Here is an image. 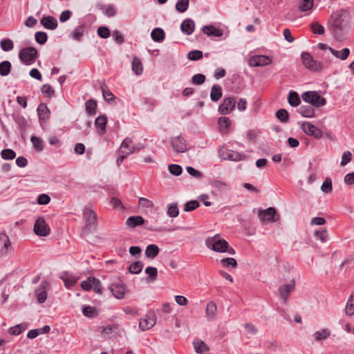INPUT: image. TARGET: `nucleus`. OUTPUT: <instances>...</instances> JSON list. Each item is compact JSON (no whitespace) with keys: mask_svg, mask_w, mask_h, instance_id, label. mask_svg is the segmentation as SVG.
Masks as SVG:
<instances>
[{"mask_svg":"<svg viewBox=\"0 0 354 354\" xmlns=\"http://www.w3.org/2000/svg\"><path fill=\"white\" fill-rule=\"evenodd\" d=\"M159 251L160 250L158 245L150 244L147 246L145 254L146 257L153 259L158 256Z\"/></svg>","mask_w":354,"mask_h":354,"instance_id":"nucleus-27","label":"nucleus"},{"mask_svg":"<svg viewBox=\"0 0 354 354\" xmlns=\"http://www.w3.org/2000/svg\"><path fill=\"white\" fill-rule=\"evenodd\" d=\"M171 145L177 153H184L187 150L186 140L181 136L172 138Z\"/></svg>","mask_w":354,"mask_h":354,"instance_id":"nucleus-10","label":"nucleus"},{"mask_svg":"<svg viewBox=\"0 0 354 354\" xmlns=\"http://www.w3.org/2000/svg\"><path fill=\"white\" fill-rule=\"evenodd\" d=\"M258 216L263 223H274L280 219V215L277 213L276 209L272 207L266 209H260Z\"/></svg>","mask_w":354,"mask_h":354,"instance_id":"nucleus-4","label":"nucleus"},{"mask_svg":"<svg viewBox=\"0 0 354 354\" xmlns=\"http://www.w3.org/2000/svg\"><path fill=\"white\" fill-rule=\"evenodd\" d=\"M145 219L140 216H132L127 218V225L130 227H136L145 223Z\"/></svg>","mask_w":354,"mask_h":354,"instance_id":"nucleus-23","label":"nucleus"},{"mask_svg":"<svg viewBox=\"0 0 354 354\" xmlns=\"http://www.w3.org/2000/svg\"><path fill=\"white\" fill-rule=\"evenodd\" d=\"M151 36L153 41L160 42L165 39V34L162 28H156L152 30Z\"/></svg>","mask_w":354,"mask_h":354,"instance_id":"nucleus-28","label":"nucleus"},{"mask_svg":"<svg viewBox=\"0 0 354 354\" xmlns=\"http://www.w3.org/2000/svg\"><path fill=\"white\" fill-rule=\"evenodd\" d=\"M321 189L323 192L328 194L330 193L333 189L332 180L329 177H326L321 186Z\"/></svg>","mask_w":354,"mask_h":354,"instance_id":"nucleus-41","label":"nucleus"},{"mask_svg":"<svg viewBox=\"0 0 354 354\" xmlns=\"http://www.w3.org/2000/svg\"><path fill=\"white\" fill-rule=\"evenodd\" d=\"M31 142L34 147L38 150L41 151L43 149L42 141L37 136H32L30 138Z\"/></svg>","mask_w":354,"mask_h":354,"instance_id":"nucleus-59","label":"nucleus"},{"mask_svg":"<svg viewBox=\"0 0 354 354\" xmlns=\"http://www.w3.org/2000/svg\"><path fill=\"white\" fill-rule=\"evenodd\" d=\"M217 307L216 304L214 301H209L207 303L205 313L207 317L210 319H213L216 313Z\"/></svg>","mask_w":354,"mask_h":354,"instance_id":"nucleus-33","label":"nucleus"},{"mask_svg":"<svg viewBox=\"0 0 354 354\" xmlns=\"http://www.w3.org/2000/svg\"><path fill=\"white\" fill-rule=\"evenodd\" d=\"M301 57L302 63L306 68L315 72L321 71L323 69L322 63L315 60L310 53L304 52Z\"/></svg>","mask_w":354,"mask_h":354,"instance_id":"nucleus-5","label":"nucleus"},{"mask_svg":"<svg viewBox=\"0 0 354 354\" xmlns=\"http://www.w3.org/2000/svg\"><path fill=\"white\" fill-rule=\"evenodd\" d=\"M203 57V52L198 50H192L188 53L187 57L190 60L196 61L201 59Z\"/></svg>","mask_w":354,"mask_h":354,"instance_id":"nucleus-52","label":"nucleus"},{"mask_svg":"<svg viewBox=\"0 0 354 354\" xmlns=\"http://www.w3.org/2000/svg\"><path fill=\"white\" fill-rule=\"evenodd\" d=\"M92 289L97 294L101 295L102 293V288L101 286V282L99 279L93 277Z\"/></svg>","mask_w":354,"mask_h":354,"instance_id":"nucleus-56","label":"nucleus"},{"mask_svg":"<svg viewBox=\"0 0 354 354\" xmlns=\"http://www.w3.org/2000/svg\"><path fill=\"white\" fill-rule=\"evenodd\" d=\"M86 113L90 115H93L96 113L97 103L94 100H88L85 103Z\"/></svg>","mask_w":354,"mask_h":354,"instance_id":"nucleus-34","label":"nucleus"},{"mask_svg":"<svg viewBox=\"0 0 354 354\" xmlns=\"http://www.w3.org/2000/svg\"><path fill=\"white\" fill-rule=\"evenodd\" d=\"M1 155V158L4 160H13L16 156L15 152L10 149L2 150Z\"/></svg>","mask_w":354,"mask_h":354,"instance_id":"nucleus-46","label":"nucleus"},{"mask_svg":"<svg viewBox=\"0 0 354 354\" xmlns=\"http://www.w3.org/2000/svg\"><path fill=\"white\" fill-rule=\"evenodd\" d=\"M131 68L133 71L136 75H140L142 73L143 67L142 64L139 58L134 57L131 63Z\"/></svg>","mask_w":354,"mask_h":354,"instance_id":"nucleus-30","label":"nucleus"},{"mask_svg":"<svg viewBox=\"0 0 354 354\" xmlns=\"http://www.w3.org/2000/svg\"><path fill=\"white\" fill-rule=\"evenodd\" d=\"M156 324L155 315L153 314L147 315L141 318L139 322V326L142 330H149Z\"/></svg>","mask_w":354,"mask_h":354,"instance_id":"nucleus-15","label":"nucleus"},{"mask_svg":"<svg viewBox=\"0 0 354 354\" xmlns=\"http://www.w3.org/2000/svg\"><path fill=\"white\" fill-rule=\"evenodd\" d=\"M310 30L314 34L323 35L324 33V28L318 22H313L310 25Z\"/></svg>","mask_w":354,"mask_h":354,"instance_id":"nucleus-45","label":"nucleus"},{"mask_svg":"<svg viewBox=\"0 0 354 354\" xmlns=\"http://www.w3.org/2000/svg\"><path fill=\"white\" fill-rule=\"evenodd\" d=\"M333 34L337 41H342L345 39L347 28H337L331 27Z\"/></svg>","mask_w":354,"mask_h":354,"instance_id":"nucleus-35","label":"nucleus"},{"mask_svg":"<svg viewBox=\"0 0 354 354\" xmlns=\"http://www.w3.org/2000/svg\"><path fill=\"white\" fill-rule=\"evenodd\" d=\"M222 96V90L220 86L214 84L211 88L210 98L214 102H217Z\"/></svg>","mask_w":354,"mask_h":354,"instance_id":"nucleus-29","label":"nucleus"},{"mask_svg":"<svg viewBox=\"0 0 354 354\" xmlns=\"http://www.w3.org/2000/svg\"><path fill=\"white\" fill-rule=\"evenodd\" d=\"M243 156L238 152L230 151L227 153V158L230 160L239 161L243 159Z\"/></svg>","mask_w":354,"mask_h":354,"instance_id":"nucleus-53","label":"nucleus"},{"mask_svg":"<svg viewBox=\"0 0 354 354\" xmlns=\"http://www.w3.org/2000/svg\"><path fill=\"white\" fill-rule=\"evenodd\" d=\"M11 70V64L9 61H3L0 63V75H8Z\"/></svg>","mask_w":354,"mask_h":354,"instance_id":"nucleus-37","label":"nucleus"},{"mask_svg":"<svg viewBox=\"0 0 354 354\" xmlns=\"http://www.w3.org/2000/svg\"><path fill=\"white\" fill-rule=\"evenodd\" d=\"M189 0H178L176 4V9L179 12H185L188 8Z\"/></svg>","mask_w":354,"mask_h":354,"instance_id":"nucleus-42","label":"nucleus"},{"mask_svg":"<svg viewBox=\"0 0 354 354\" xmlns=\"http://www.w3.org/2000/svg\"><path fill=\"white\" fill-rule=\"evenodd\" d=\"M37 113L41 121H46L50 115V111L46 104H41L37 107Z\"/></svg>","mask_w":354,"mask_h":354,"instance_id":"nucleus-22","label":"nucleus"},{"mask_svg":"<svg viewBox=\"0 0 354 354\" xmlns=\"http://www.w3.org/2000/svg\"><path fill=\"white\" fill-rule=\"evenodd\" d=\"M167 214L171 218H176L179 214V209L177 203H171L167 206Z\"/></svg>","mask_w":354,"mask_h":354,"instance_id":"nucleus-38","label":"nucleus"},{"mask_svg":"<svg viewBox=\"0 0 354 354\" xmlns=\"http://www.w3.org/2000/svg\"><path fill=\"white\" fill-rule=\"evenodd\" d=\"M221 263L223 267H229L236 268L237 266V262L234 258H224L221 259Z\"/></svg>","mask_w":354,"mask_h":354,"instance_id":"nucleus-50","label":"nucleus"},{"mask_svg":"<svg viewBox=\"0 0 354 354\" xmlns=\"http://www.w3.org/2000/svg\"><path fill=\"white\" fill-rule=\"evenodd\" d=\"M50 227L43 217H39L35 223L34 232L39 236H46L50 234Z\"/></svg>","mask_w":354,"mask_h":354,"instance_id":"nucleus-8","label":"nucleus"},{"mask_svg":"<svg viewBox=\"0 0 354 354\" xmlns=\"http://www.w3.org/2000/svg\"><path fill=\"white\" fill-rule=\"evenodd\" d=\"M332 27L337 28H348L349 26V16L347 12L342 11L335 14Z\"/></svg>","mask_w":354,"mask_h":354,"instance_id":"nucleus-7","label":"nucleus"},{"mask_svg":"<svg viewBox=\"0 0 354 354\" xmlns=\"http://www.w3.org/2000/svg\"><path fill=\"white\" fill-rule=\"evenodd\" d=\"M83 314L88 317H94L97 315L95 308L91 306H85L82 309Z\"/></svg>","mask_w":354,"mask_h":354,"instance_id":"nucleus-47","label":"nucleus"},{"mask_svg":"<svg viewBox=\"0 0 354 354\" xmlns=\"http://www.w3.org/2000/svg\"><path fill=\"white\" fill-rule=\"evenodd\" d=\"M330 335V332L328 329H322L320 331H317L315 333L314 336L315 339L317 341H321L326 339Z\"/></svg>","mask_w":354,"mask_h":354,"instance_id":"nucleus-44","label":"nucleus"},{"mask_svg":"<svg viewBox=\"0 0 354 354\" xmlns=\"http://www.w3.org/2000/svg\"><path fill=\"white\" fill-rule=\"evenodd\" d=\"M235 104L236 102L234 97H226L219 106L218 111L221 114L227 115L234 109Z\"/></svg>","mask_w":354,"mask_h":354,"instance_id":"nucleus-12","label":"nucleus"},{"mask_svg":"<svg viewBox=\"0 0 354 354\" xmlns=\"http://www.w3.org/2000/svg\"><path fill=\"white\" fill-rule=\"evenodd\" d=\"M169 172L174 176H180L182 173V167L176 164L169 165L168 167Z\"/></svg>","mask_w":354,"mask_h":354,"instance_id":"nucleus-54","label":"nucleus"},{"mask_svg":"<svg viewBox=\"0 0 354 354\" xmlns=\"http://www.w3.org/2000/svg\"><path fill=\"white\" fill-rule=\"evenodd\" d=\"M40 23L45 28L49 30H55L57 27L56 19L51 16L43 17Z\"/></svg>","mask_w":354,"mask_h":354,"instance_id":"nucleus-18","label":"nucleus"},{"mask_svg":"<svg viewBox=\"0 0 354 354\" xmlns=\"http://www.w3.org/2000/svg\"><path fill=\"white\" fill-rule=\"evenodd\" d=\"M38 57V51L34 47H26L19 53V59L26 65H31Z\"/></svg>","mask_w":354,"mask_h":354,"instance_id":"nucleus-3","label":"nucleus"},{"mask_svg":"<svg viewBox=\"0 0 354 354\" xmlns=\"http://www.w3.org/2000/svg\"><path fill=\"white\" fill-rule=\"evenodd\" d=\"M353 295H351L345 308V312L347 315H352L354 314V304H352Z\"/></svg>","mask_w":354,"mask_h":354,"instance_id":"nucleus-61","label":"nucleus"},{"mask_svg":"<svg viewBox=\"0 0 354 354\" xmlns=\"http://www.w3.org/2000/svg\"><path fill=\"white\" fill-rule=\"evenodd\" d=\"M299 113L304 117L311 118L314 116L315 110L310 106L302 105L299 109Z\"/></svg>","mask_w":354,"mask_h":354,"instance_id":"nucleus-32","label":"nucleus"},{"mask_svg":"<svg viewBox=\"0 0 354 354\" xmlns=\"http://www.w3.org/2000/svg\"><path fill=\"white\" fill-rule=\"evenodd\" d=\"M271 62V59L268 56L255 55L249 59L248 64L252 67H257L268 65Z\"/></svg>","mask_w":354,"mask_h":354,"instance_id":"nucleus-11","label":"nucleus"},{"mask_svg":"<svg viewBox=\"0 0 354 354\" xmlns=\"http://www.w3.org/2000/svg\"><path fill=\"white\" fill-rule=\"evenodd\" d=\"M109 289L117 299L123 298L126 292L125 286L120 283H113L109 286Z\"/></svg>","mask_w":354,"mask_h":354,"instance_id":"nucleus-16","label":"nucleus"},{"mask_svg":"<svg viewBox=\"0 0 354 354\" xmlns=\"http://www.w3.org/2000/svg\"><path fill=\"white\" fill-rule=\"evenodd\" d=\"M205 81V76L203 74L194 75L192 78V82L196 85H201Z\"/></svg>","mask_w":354,"mask_h":354,"instance_id":"nucleus-60","label":"nucleus"},{"mask_svg":"<svg viewBox=\"0 0 354 354\" xmlns=\"http://www.w3.org/2000/svg\"><path fill=\"white\" fill-rule=\"evenodd\" d=\"M314 0H300L299 3V10L300 12L310 11L313 7Z\"/></svg>","mask_w":354,"mask_h":354,"instance_id":"nucleus-31","label":"nucleus"},{"mask_svg":"<svg viewBox=\"0 0 354 354\" xmlns=\"http://www.w3.org/2000/svg\"><path fill=\"white\" fill-rule=\"evenodd\" d=\"M41 92L44 95L48 97H52L55 93L53 88L49 84L43 85L41 87Z\"/></svg>","mask_w":354,"mask_h":354,"instance_id":"nucleus-57","label":"nucleus"},{"mask_svg":"<svg viewBox=\"0 0 354 354\" xmlns=\"http://www.w3.org/2000/svg\"><path fill=\"white\" fill-rule=\"evenodd\" d=\"M103 97L107 102L113 100L114 99L113 94L109 90L107 86L104 82L101 86Z\"/></svg>","mask_w":354,"mask_h":354,"instance_id":"nucleus-40","label":"nucleus"},{"mask_svg":"<svg viewBox=\"0 0 354 354\" xmlns=\"http://www.w3.org/2000/svg\"><path fill=\"white\" fill-rule=\"evenodd\" d=\"M84 33V26L82 25L80 26L77 27L73 32V38L75 40L80 41V40H81Z\"/></svg>","mask_w":354,"mask_h":354,"instance_id":"nucleus-48","label":"nucleus"},{"mask_svg":"<svg viewBox=\"0 0 354 354\" xmlns=\"http://www.w3.org/2000/svg\"><path fill=\"white\" fill-rule=\"evenodd\" d=\"M277 118L283 122H286L288 120V113L286 109H281L276 113Z\"/></svg>","mask_w":354,"mask_h":354,"instance_id":"nucleus-51","label":"nucleus"},{"mask_svg":"<svg viewBox=\"0 0 354 354\" xmlns=\"http://www.w3.org/2000/svg\"><path fill=\"white\" fill-rule=\"evenodd\" d=\"M294 287L295 281H292L291 284H285L279 288L280 297L284 303L287 302L289 294L294 290Z\"/></svg>","mask_w":354,"mask_h":354,"instance_id":"nucleus-17","label":"nucleus"},{"mask_svg":"<svg viewBox=\"0 0 354 354\" xmlns=\"http://www.w3.org/2000/svg\"><path fill=\"white\" fill-rule=\"evenodd\" d=\"M302 99L304 101L317 107L324 106L326 102V100L321 97L316 91H306L304 93L302 94Z\"/></svg>","mask_w":354,"mask_h":354,"instance_id":"nucleus-6","label":"nucleus"},{"mask_svg":"<svg viewBox=\"0 0 354 354\" xmlns=\"http://www.w3.org/2000/svg\"><path fill=\"white\" fill-rule=\"evenodd\" d=\"M1 48L3 51H9L13 49L14 44L10 39H4L1 41Z\"/></svg>","mask_w":354,"mask_h":354,"instance_id":"nucleus-43","label":"nucleus"},{"mask_svg":"<svg viewBox=\"0 0 354 354\" xmlns=\"http://www.w3.org/2000/svg\"><path fill=\"white\" fill-rule=\"evenodd\" d=\"M49 286V283L44 281L41 283V289H42L40 292H39V290H37V301L39 303L41 304L44 303L47 297V293L45 290L46 288H47Z\"/></svg>","mask_w":354,"mask_h":354,"instance_id":"nucleus-26","label":"nucleus"},{"mask_svg":"<svg viewBox=\"0 0 354 354\" xmlns=\"http://www.w3.org/2000/svg\"><path fill=\"white\" fill-rule=\"evenodd\" d=\"M97 34L100 37L106 39L110 36V30L106 27H99L97 29Z\"/></svg>","mask_w":354,"mask_h":354,"instance_id":"nucleus-64","label":"nucleus"},{"mask_svg":"<svg viewBox=\"0 0 354 354\" xmlns=\"http://www.w3.org/2000/svg\"><path fill=\"white\" fill-rule=\"evenodd\" d=\"M47 34L44 32H37L35 33V40L39 44H44L47 41Z\"/></svg>","mask_w":354,"mask_h":354,"instance_id":"nucleus-55","label":"nucleus"},{"mask_svg":"<svg viewBox=\"0 0 354 354\" xmlns=\"http://www.w3.org/2000/svg\"><path fill=\"white\" fill-rule=\"evenodd\" d=\"M301 129L303 131L310 136L315 138H321L322 137V131L318 127L308 122H305L301 124Z\"/></svg>","mask_w":354,"mask_h":354,"instance_id":"nucleus-9","label":"nucleus"},{"mask_svg":"<svg viewBox=\"0 0 354 354\" xmlns=\"http://www.w3.org/2000/svg\"><path fill=\"white\" fill-rule=\"evenodd\" d=\"M107 118L105 115L98 116L95 121V127L100 134L105 133Z\"/></svg>","mask_w":354,"mask_h":354,"instance_id":"nucleus-21","label":"nucleus"},{"mask_svg":"<svg viewBox=\"0 0 354 354\" xmlns=\"http://www.w3.org/2000/svg\"><path fill=\"white\" fill-rule=\"evenodd\" d=\"M193 345L195 352L198 354H204L209 350L208 346L200 339H194Z\"/></svg>","mask_w":354,"mask_h":354,"instance_id":"nucleus-19","label":"nucleus"},{"mask_svg":"<svg viewBox=\"0 0 354 354\" xmlns=\"http://www.w3.org/2000/svg\"><path fill=\"white\" fill-rule=\"evenodd\" d=\"M145 272L147 274H148L151 281L155 280L158 275V270L155 267H147L145 269Z\"/></svg>","mask_w":354,"mask_h":354,"instance_id":"nucleus-58","label":"nucleus"},{"mask_svg":"<svg viewBox=\"0 0 354 354\" xmlns=\"http://www.w3.org/2000/svg\"><path fill=\"white\" fill-rule=\"evenodd\" d=\"M199 205H200L199 202L196 200L188 201L187 203H185V205L184 206V211H185V212L193 211V210L196 209L197 207H198Z\"/></svg>","mask_w":354,"mask_h":354,"instance_id":"nucleus-49","label":"nucleus"},{"mask_svg":"<svg viewBox=\"0 0 354 354\" xmlns=\"http://www.w3.org/2000/svg\"><path fill=\"white\" fill-rule=\"evenodd\" d=\"M194 27L195 25L193 20L185 19L182 22L180 29L186 35H189L194 32Z\"/></svg>","mask_w":354,"mask_h":354,"instance_id":"nucleus-20","label":"nucleus"},{"mask_svg":"<svg viewBox=\"0 0 354 354\" xmlns=\"http://www.w3.org/2000/svg\"><path fill=\"white\" fill-rule=\"evenodd\" d=\"M24 330L25 328L21 324H18L13 327H11L9 329V333L11 335H17L21 334Z\"/></svg>","mask_w":354,"mask_h":354,"instance_id":"nucleus-63","label":"nucleus"},{"mask_svg":"<svg viewBox=\"0 0 354 354\" xmlns=\"http://www.w3.org/2000/svg\"><path fill=\"white\" fill-rule=\"evenodd\" d=\"M203 32L207 36L221 37L223 35V31L215 28L213 26H205L203 28Z\"/></svg>","mask_w":354,"mask_h":354,"instance_id":"nucleus-24","label":"nucleus"},{"mask_svg":"<svg viewBox=\"0 0 354 354\" xmlns=\"http://www.w3.org/2000/svg\"><path fill=\"white\" fill-rule=\"evenodd\" d=\"M205 245L209 248L216 252H227L230 254H234L235 250L229 247L228 243L221 239L219 234L212 237H208L205 240Z\"/></svg>","mask_w":354,"mask_h":354,"instance_id":"nucleus-1","label":"nucleus"},{"mask_svg":"<svg viewBox=\"0 0 354 354\" xmlns=\"http://www.w3.org/2000/svg\"><path fill=\"white\" fill-rule=\"evenodd\" d=\"M143 268V263L140 261H138L131 264L129 267V272L132 274H139Z\"/></svg>","mask_w":354,"mask_h":354,"instance_id":"nucleus-39","label":"nucleus"},{"mask_svg":"<svg viewBox=\"0 0 354 354\" xmlns=\"http://www.w3.org/2000/svg\"><path fill=\"white\" fill-rule=\"evenodd\" d=\"M288 103L292 106H297L300 104V98L299 95L295 91H290L288 95Z\"/></svg>","mask_w":354,"mask_h":354,"instance_id":"nucleus-36","label":"nucleus"},{"mask_svg":"<svg viewBox=\"0 0 354 354\" xmlns=\"http://www.w3.org/2000/svg\"><path fill=\"white\" fill-rule=\"evenodd\" d=\"M329 51L337 58L341 60H345L350 55V50L347 48H343L342 50H336L332 48H328Z\"/></svg>","mask_w":354,"mask_h":354,"instance_id":"nucleus-25","label":"nucleus"},{"mask_svg":"<svg viewBox=\"0 0 354 354\" xmlns=\"http://www.w3.org/2000/svg\"><path fill=\"white\" fill-rule=\"evenodd\" d=\"M152 201L146 198H140L138 201V205L142 208H151L153 207Z\"/></svg>","mask_w":354,"mask_h":354,"instance_id":"nucleus-62","label":"nucleus"},{"mask_svg":"<svg viewBox=\"0 0 354 354\" xmlns=\"http://www.w3.org/2000/svg\"><path fill=\"white\" fill-rule=\"evenodd\" d=\"M84 217L86 220V228L89 231L95 229L97 225V215L92 209H87L84 212Z\"/></svg>","mask_w":354,"mask_h":354,"instance_id":"nucleus-14","label":"nucleus"},{"mask_svg":"<svg viewBox=\"0 0 354 354\" xmlns=\"http://www.w3.org/2000/svg\"><path fill=\"white\" fill-rule=\"evenodd\" d=\"M11 249V242L9 237L4 233H0V257L8 254Z\"/></svg>","mask_w":354,"mask_h":354,"instance_id":"nucleus-13","label":"nucleus"},{"mask_svg":"<svg viewBox=\"0 0 354 354\" xmlns=\"http://www.w3.org/2000/svg\"><path fill=\"white\" fill-rule=\"evenodd\" d=\"M141 148H136L133 142V140L129 138H125L122 142L118 151L117 164L120 165L124 158L130 153H133L135 151H140Z\"/></svg>","mask_w":354,"mask_h":354,"instance_id":"nucleus-2","label":"nucleus"}]
</instances>
